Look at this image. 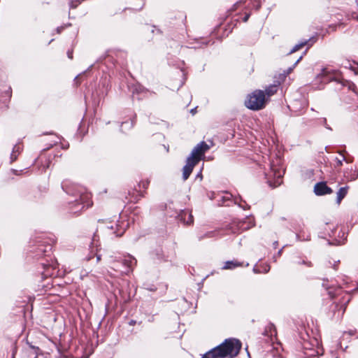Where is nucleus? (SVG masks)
I'll use <instances>...</instances> for the list:
<instances>
[{"label":"nucleus","mask_w":358,"mask_h":358,"mask_svg":"<svg viewBox=\"0 0 358 358\" xmlns=\"http://www.w3.org/2000/svg\"><path fill=\"white\" fill-rule=\"evenodd\" d=\"M281 177V174L279 172L278 173V180L280 179V178Z\"/></svg>","instance_id":"7c9ffc66"},{"label":"nucleus","mask_w":358,"mask_h":358,"mask_svg":"<svg viewBox=\"0 0 358 358\" xmlns=\"http://www.w3.org/2000/svg\"><path fill=\"white\" fill-rule=\"evenodd\" d=\"M92 205L90 196L88 194H80V199L76 200L70 207L71 213L78 215L84 208H87Z\"/></svg>","instance_id":"20e7f679"},{"label":"nucleus","mask_w":358,"mask_h":358,"mask_svg":"<svg viewBox=\"0 0 358 358\" xmlns=\"http://www.w3.org/2000/svg\"><path fill=\"white\" fill-rule=\"evenodd\" d=\"M180 220L187 225H190L193 223L194 219L192 213L189 211H182L180 215Z\"/></svg>","instance_id":"6e6552de"},{"label":"nucleus","mask_w":358,"mask_h":358,"mask_svg":"<svg viewBox=\"0 0 358 358\" xmlns=\"http://www.w3.org/2000/svg\"><path fill=\"white\" fill-rule=\"evenodd\" d=\"M67 55H68V57L69 59H72L73 58V52H72V51H69V50L68 52H67Z\"/></svg>","instance_id":"a878e982"},{"label":"nucleus","mask_w":358,"mask_h":358,"mask_svg":"<svg viewBox=\"0 0 358 358\" xmlns=\"http://www.w3.org/2000/svg\"><path fill=\"white\" fill-rule=\"evenodd\" d=\"M191 112H192V113H194V109H192V110H191Z\"/></svg>","instance_id":"4c0bfd02"},{"label":"nucleus","mask_w":358,"mask_h":358,"mask_svg":"<svg viewBox=\"0 0 358 358\" xmlns=\"http://www.w3.org/2000/svg\"><path fill=\"white\" fill-rule=\"evenodd\" d=\"M349 68L355 72V75H358V64L355 62L353 64L349 63Z\"/></svg>","instance_id":"6ab92c4d"},{"label":"nucleus","mask_w":358,"mask_h":358,"mask_svg":"<svg viewBox=\"0 0 358 358\" xmlns=\"http://www.w3.org/2000/svg\"><path fill=\"white\" fill-rule=\"evenodd\" d=\"M217 203L219 206H229V201H231L232 195L229 192H217Z\"/></svg>","instance_id":"423d86ee"},{"label":"nucleus","mask_w":358,"mask_h":358,"mask_svg":"<svg viewBox=\"0 0 358 358\" xmlns=\"http://www.w3.org/2000/svg\"><path fill=\"white\" fill-rule=\"evenodd\" d=\"M43 159H45V161H44V164H43V169L45 170L46 169L49 168L50 164V161L49 159H48L45 157L42 156V155L39 157V160L41 162H43Z\"/></svg>","instance_id":"f3484780"},{"label":"nucleus","mask_w":358,"mask_h":358,"mask_svg":"<svg viewBox=\"0 0 358 358\" xmlns=\"http://www.w3.org/2000/svg\"><path fill=\"white\" fill-rule=\"evenodd\" d=\"M210 146L204 141L197 144L187 157L186 164L182 169V178L186 180L192 173L194 167L200 162Z\"/></svg>","instance_id":"f03ea898"},{"label":"nucleus","mask_w":358,"mask_h":358,"mask_svg":"<svg viewBox=\"0 0 358 358\" xmlns=\"http://www.w3.org/2000/svg\"><path fill=\"white\" fill-rule=\"evenodd\" d=\"M295 263L299 265L305 264L307 266H311V262H308L307 260H305V259H303L301 262L300 260H296V261H295Z\"/></svg>","instance_id":"aec40b11"},{"label":"nucleus","mask_w":358,"mask_h":358,"mask_svg":"<svg viewBox=\"0 0 358 358\" xmlns=\"http://www.w3.org/2000/svg\"><path fill=\"white\" fill-rule=\"evenodd\" d=\"M345 160V157L344 156H342V158L341 159H338V158H336V163H337V165L338 166H341L342 165V162Z\"/></svg>","instance_id":"4be33fe9"},{"label":"nucleus","mask_w":358,"mask_h":358,"mask_svg":"<svg viewBox=\"0 0 358 358\" xmlns=\"http://www.w3.org/2000/svg\"><path fill=\"white\" fill-rule=\"evenodd\" d=\"M278 85H271L266 88L265 92L268 97L273 95L277 92Z\"/></svg>","instance_id":"4468645a"},{"label":"nucleus","mask_w":358,"mask_h":358,"mask_svg":"<svg viewBox=\"0 0 358 358\" xmlns=\"http://www.w3.org/2000/svg\"><path fill=\"white\" fill-rule=\"evenodd\" d=\"M146 185H148V182H146V184H143V187H145Z\"/></svg>","instance_id":"72a5a7b5"},{"label":"nucleus","mask_w":358,"mask_h":358,"mask_svg":"<svg viewBox=\"0 0 358 358\" xmlns=\"http://www.w3.org/2000/svg\"><path fill=\"white\" fill-rule=\"evenodd\" d=\"M146 185H148V182H146V184H143V187H145Z\"/></svg>","instance_id":"f704fd0d"},{"label":"nucleus","mask_w":358,"mask_h":358,"mask_svg":"<svg viewBox=\"0 0 358 358\" xmlns=\"http://www.w3.org/2000/svg\"><path fill=\"white\" fill-rule=\"evenodd\" d=\"M344 176L347 178L348 180H355L358 177V173L356 171H353V173L351 174L350 176H348L346 175V173H344Z\"/></svg>","instance_id":"a211bd4d"},{"label":"nucleus","mask_w":358,"mask_h":358,"mask_svg":"<svg viewBox=\"0 0 358 358\" xmlns=\"http://www.w3.org/2000/svg\"><path fill=\"white\" fill-rule=\"evenodd\" d=\"M217 194V193H215V192H210V194H208V197L211 200L215 199L217 201V197H216Z\"/></svg>","instance_id":"412c9836"},{"label":"nucleus","mask_w":358,"mask_h":358,"mask_svg":"<svg viewBox=\"0 0 358 358\" xmlns=\"http://www.w3.org/2000/svg\"><path fill=\"white\" fill-rule=\"evenodd\" d=\"M277 244H278V242H275V243H274V245H277Z\"/></svg>","instance_id":"e433bc0d"},{"label":"nucleus","mask_w":358,"mask_h":358,"mask_svg":"<svg viewBox=\"0 0 358 358\" xmlns=\"http://www.w3.org/2000/svg\"><path fill=\"white\" fill-rule=\"evenodd\" d=\"M308 41H305L303 42H301L299 44H296L294 46V48L290 50L289 54H292L293 52H295L302 48L303 46H305L307 44Z\"/></svg>","instance_id":"dca6fc26"},{"label":"nucleus","mask_w":358,"mask_h":358,"mask_svg":"<svg viewBox=\"0 0 358 358\" xmlns=\"http://www.w3.org/2000/svg\"><path fill=\"white\" fill-rule=\"evenodd\" d=\"M348 186L341 187L337 192L336 203L339 205L348 192Z\"/></svg>","instance_id":"1a4fd4ad"},{"label":"nucleus","mask_w":358,"mask_h":358,"mask_svg":"<svg viewBox=\"0 0 358 358\" xmlns=\"http://www.w3.org/2000/svg\"><path fill=\"white\" fill-rule=\"evenodd\" d=\"M122 234V233L120 234H117L116 236H121Z\"/></svg>","instance_id":"c9c22d12"},{"label":"nucleus","mask_w":358,"mask_h":358,"mask_svg":"<svg viewBox=\"0 0 358 358\" xmlns=\"http://www.w3.org/2000/svg\"><path fill=\"white\" fill-rule=\"evenodd\" d=\"M20 150H21L20 145H15L14 146V148L13 149V152H12L11 155H10V158H11V161L12 162L16 160V159L17 158L18 155L20 152Z\"/></svg>","instance_id":"2eb2a0df"},{"label":"nucleus","mask_w":358,"mask_h":358,"mask_svg":"<svg viewBox=\"0 0 358 358\" xmlns=\"http://www.w3.org/2000/svg\"><path fill=\"white\" fill-rule=\"evenodd\" d=\"M92 259V257H87V260L90 261Z\"/></svg>","instance_id":"473e14b6"},{"label":"nucleus","mask_w":358,"mask_h":358,"mask_svg":"<svg viewBox=\"0 0 358 358\" xmlns=\"http://www.w3.org/2000/svg\"><path fill=\"white\" fill-rule=\"evenodd\" d=\"M234 203L235 204H238L240 207L245 209V207L238 201V199L237 198L234 199Z\"/></svg>","instance_id":"b1692460"},{"label":"nucleus","mask_w":358,"mask_h":358,"mask_svg":"<svg viewBox=\"0 0 358 358\" xmlns=\"http://www.w3.org/2000/svg\"><path fill=\"white\" fill-rule=\"evenodd\" d=\"M266 102L264 92L262 90H255L248 95L245 105L249 109L259 110L265 107Z\"/></svg>","instance_id":"7ed1b4c3"},{"label":"nucleus","mask_w":358,"mask_h":358,"mask_svg":"<svg viewBox=\"0 0 358 358\" xmlns=\"http://www.w3.org/2000/svg\"><path fill=\"white\" fill-rule=\"evenodd\" d=\"M252 226H253V224H251L250 222L245 225V222H238V224L237 225V227H238L237 230L236 231L234 230L233 232L236 233V232H238L240 231L247 230V229H249L250 228H251Z\"/></svg>","instance_id":"f8f14e48"},{"label":"nucleus","mask_w":358,"mask_h":358,"mask_svg":"<svg viewBox=\"0 0 358 358\" xmlns=\"http://www.w3.org/2000/svg\"><path fill=\"white\" fill-rule=\"evenodd\" d=\"M356 334V330H350L348 331H345L344 335L349 334L350 336H354Z\"/></svg>","instance_id":"5701e85b"},{"label":"nucleus","mask_w":358,"mask_h":358,"mask_svg":"<svg viewBox=\"0 0 358 358\" xmlns=\"http://www.w3.org/2000/svg\"><path fill=\"white\" fill-rule=\"evenodd\" d=\"M136 259L131 255H128L127 256H125L122 260V264L127 267V271L123 272L127 274L129 273L133 267L136 265Z\"/></svg>","instance_id":"0eeeda50"},{"label":"nucleus","mask_w":358,"mask_h":358,"mask_svg":"<svg viewBox=\"0 0 358 358\" xmlns=\"http://www.w3.org/2000/svg\"><path fill=\"white\" fill-rule=\"evenodd\" d=\"M212 234H213V232H210L208 234H206V236L210 237L212 236Z\"/></svg>","instance_id":"c756f323"},{"label":"nucleus","mask_w":358,"mask_h":358,"mask_svg":"<svg viewBox=\"0 0 358 358\" xmlns=\"http://www.w3.org/2000/svg\"><path fill=\"white\" fill-rule=\"evenodd\" d=\"M96 262H99L101 260V255H96Z\"/></svg>","instance_id":"bb28decb"},{"label":"nucleus","mask_w":358,"mask_h":358,"mask_svg":"<svg viewBox=\"0 0 358 358\" xmlns=\"http://www.w3.org/2000/svg\"><path fill=\"white\" fill-rule=\"evenodd\" d=\"M336 358H338V357H336Z\"/></svg>","instance_id":"58836bf2"},{"label":"nucleus","mask_w":358,"mask_h":358,"mask_svg":"<svg viewBox=\"0 0 358 358\" xmlns=\"http://www.w3.org/2000/svg\"><path fill=\"white\" fill-rule=\"evenodd\" d=\"M241 348V342L235 338L226 339L217 347L204 354L203 358H233Z\"/></svg>","instance_id":"f257e3e1"},{"label":"nucleus","mask_w":358,"mask_h":358,"mask_svg":"<svg viewBox=\"0 0 358 358\" xmlns=\"http://www.w3.org/2000/svg\"><path fill=\"white\" fill-rule=\"evenodd\" d=\"M314 192L317 196H323L331 194L333 190L327 185L325 182H320L315 185Z\"/></svg>","instance_id":"39448f33"},{"label":"nucleus","mask_w":358,"mask_h":358,"mask_svg":"<svg viewBox=\"0 0 358 358\" xmlns=\"http://www.w3.org/2000/svg\"><path fill=\"white\" fill-rule=\"evenodd\" d=\"M302 59V56H301L298 59L297 61L296 62V63L294 64V65H296L301 59Z\"/></svg>","instance_id":"c85d7f7f"},{"label":"nucleus","mask_w":358,"mask_h":358,"mask_svg":"<svg viewBox=\"0 0 358 358\" xmlns=\"http://www.w3.org/2000/svg\"><path fill=\"white\" fill-rule=\"evenodd\" d=\"M248 18H249V15H246L244 17V18H243V21H244V22H247V21H248Z\"/></svg>","instance_id":"cd10ccee"},{"label":"nucleus","mask_w":358,"mask_h":358,"mask_svg":"<svg viewBox=\"0 0 358 358\" xmlns=\"http://www.w3.org/2000/svg\"><path fill=\"white\" fill-rule=\"evenodd\" d=\"M317 80H321V82L324 83H327L331 80L328 76V71L327 69H324L322 70V72L317 76Z\"/></svg>","instance_id":"9b49d317"},{"label":"nucleus","mask_w":358,"mask_h":358,"mask_svg":"<svg viewBox=\"0 0 358 358\" xmlns=\"http://www.w3.org/2000/svg\"><path fill=\"white\" fill-rule=\"evenodd\" d=\"M277 183H278V184H276V185L275 184L273 186H274V187L278 186V185L280 183V182H278H278H277Z\"/></svg>","instance_id":"2f4dec72"},{"label":"nucleus","mask_w":358,"mask_h":358,"mask_svg":"<svg viewBox=\"0 0 358 358\" xmlns=\"http://www.w3.org/2000/svg\"><path fill=\"white\" fill-rule=\"evenodd\" d=\"M243 266V262H238L236 260L227 261L224 263L223 266L224 269H234L236 267Z\"/></svg>","instance_id":"9d476101"},{"label":"nucleus","mask_w":358,"mask_h":358,"mask_svg":"<svg viewBox=\"0 0 358 358\" xmlns=\"http://www.w3.org/2000/svg\"><path fill=\"white\" fill-rule=\"evenodd\" d=\"M62 188L64 189V190L65 192H66V193H68V194H71V191H70V189H68L66 188V184H65L64 182H63V183H62Z\"/></svg>","instance_id":"393cba45"},{"label":"nucleus","mask_w":358,"mask_h":358,"mask_svg":"<svg viewBox=\"0 0 358 358\" xmlns=\"http://www.w3.org/2000/svg\"><path fill=\"white\" fill-rule=\"evenodd\" d=\"M264 334L270 337L275 336L276 330L275 326L273 324H269L266 328Z\"/></svg>","instance_id":"ddd939ff"}]
</instances>
